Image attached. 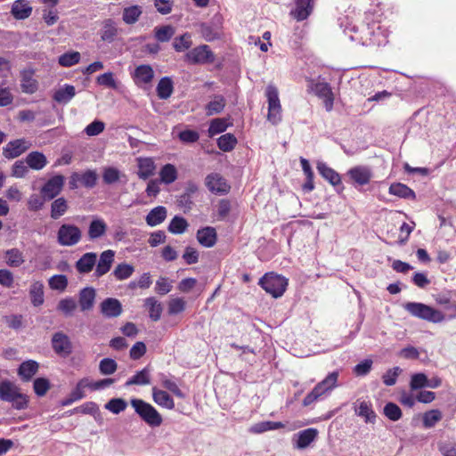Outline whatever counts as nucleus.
Segmentation results:
<instances>
[{
    "instance_id": "nucleus-54",
    "label": "nucleus",
    "mask_w": 456,
    "mask_h": 456,
    "mask_svg": "<svg viewBox=\"0 0 456 456\" xmlns=\"http://www.w3.org/2000/svg\"><path fill=\"white\" fill-rule=\"evenodd\" d=\"M134 266L126 263L119 264L113 271V275L118 281L128 279L134 273Z\"/></svg>"
},
{
    "instance_id": "nucleus-14",
    "label": "nucleus",
    "mask_w": 456,
    "mask_h": 456,
    "mask_svg": "<svg viewBox=\"0 0 456 456\" xmlns=\"http://www.w3.org/2000/svg\"><path fill=\"white\" fill-rule=\"evenodd\" d=\"M206 186L210 191L220 194L226 193L230 189L226 180L217 173H211L207 175Z\"/></svg>"
},
{
    "instance_id": "nucleus-13",
    "label": "nucleus",
    "mask_w": 456,
    "mask_h": 456,
    "mask_svg": "<svg viewBox=\"0 0 456 456\" xmlns=\"http://www.w3.org/2000/svg\"><path fill=\"white\" fill-rule=\"evenodd\" d=\"M29 148V143L25 139H17L9 142L3 150V155L8 159H15Z\"/></svg>"
},
{
    "instance_id": "nucleus-40",
    "label": "nucleus",
    "mask_w": 456,
    "mask_h": 456,
    "mask_svg": "<svg viewBox=\"0 0 456 456\" xmlns=\"http://www.w3.org/2000/svg\"><path fill=\"white\" fill-rule=\"evenodd\" d=\"M142 13V7L139 5H131L124 8L122 20L127 25L134 24Z\"/></svg>"
},
{
    "instance_id": "nucleus-34",
    "label": "nucleus",
    "mask_w": 456,
    "mask_h": 456,
    "mask_svg": "<svg viewBox=\"0 0 456 456\" xmlns=\"http://www.w3.org/2000/svg\"><path fill=\"white\" fill-rule=\"evenodd\" d=\"M226 105L225 98L221 94H215L212 100L206 105V113L212 116L221 113Z\"/></svg>"
},
{
    "instance_id": "nucleus-63",
    "label": "nucleus",
    "mask_w": 456,
    "mask_h": 456,
    "mask_svg": "<svg viewBox=\"0 0 456 456\" xmlns=\"http://www.w3.org/2000/svg\"><path fill=\"white\" fill-rule=\"evenodd\" d=\"M127 406L126 402L122 398H112L106 404L105 409L114 414H118L125 411Z\"/></svg>"
},
{
    "instance_id": "nucleus-51",
    "label": "nucleus",
    "mask_w": 456,
    "mask_h": 456,
    "mask_svg": "<svg viewBox=\"0 0 456 456\" xmlns=\"http://www.w3.org/2000/svg\"><path fill=\"white\" fill-rule=\"evenodd\" d=\"M5 257L7 265L11 267H19L24 263L23 255L18 248L8 249Z\"/></svg>"
},
{
    "instance_id": "nucleus-33",
    "label": "nucleus",
    "mask_w": 456,
    "mask_h": 456,
    "mask_svg": "<svg viewBox=\"0 0 456 456\" xmlns=\"http://www.w3.org/2000/svg\"><path fill=\"white\" fill-rule=\"evenodd\" d=\"M26 163L34 170H41L46 166L47 159L42 152L32 151L27 155Z\"/></svg>"
},
{
    "instance_id": "nucleus-6",
    "label": "nucleus",
    "mask_w": 456,
    "mask_h": 456,
    "mask_svg": "<svg viewBox=\"0 0 456 456\" xmlns=\"http://www.w3.org/2000/svg\"><path fill=\"white\" fill-rule=\"evenodd\" d=\"M185 60L191 64H207L215 61V54L208 45H201L190 50Z\"/></svg>"
},
{
    "instance_id": "nucleus-27",
    "label": "nucleus",
    "mask_w": 456,
    "mask_h": 456,
    "mask_svg": "<svg viewBox=\"0 0 456 456\" xmlns=\"http://www.w3.org/2000/svg\"><path fill=\"white\" fill-rule=\"evenodd\" d=\"M151 367L150 365H147L128 379L125 383V387H130L133 385L146 386L151 384Z\"/></svg>"
},
{
    "instance_id": "nucleus-23",
    "label": "nucleus",
    "mask_w": 456,
    "mask_h": 456,
    "mask_svg": "<svg viewBox=\"0 0 456 456\" xmlns=\"http://www.w3.org/2000/svg\"><path fill=\"white\" fill-rule=\"evenodd\" d=\"M32 10L28 0H15L11 13L16 20H25L31 15Z\"/></svg>"
},
{
    "instance_id": "nucleus-19",
    "label": "nucleus",
    "mask_w": 456,
    "mask_h": 456,
    "mask_svg": "<svg viewBox=\"0 0 456 456\" xmlns=\"http://www.w3.org/2000/svg\"><path fill=\"white\" fill-rule=\"evenodd\" d=\"M108 226L105 221L99 217H94L89 224L87 236L89 240H95L102 237L107 232Z\"/></svg>"
},
{
    "instance_id": "nucleus-9",
    "label": "nucleus",
    "mask_w": 456,
    "mask_h": 456,
    "mask_svg": "<svg viewBox=\"0 0 456 456\" xmlns=\"http://www.w3.org/2000/svg\"><path fill=\"white\" fill-rule=\"evenodd\" d=\"M52 347L54 353L61 357H68L72 353V343L63 332H55L52 337Z\"/></svg>"
},
{
    "instance_id": "nucleus-20",
    "label": "nucleus",
    "mask_w": 456,
    "mask_h": 456,
    "mask_svg": "<svg viewBox=\"0 0 456 456\" xmlns=\"http://www.w3.org/2000/svg\"><path fill=\"white\" fill-rule=\"evenodd\" d=\"M20 87L23 93L32 94L37 91L38 83L34 78L32 69L23 70L20 74Z\"/></svg>"
},
{
    "instance_id": "nucleus-7",
    "label": "nucleus",
    "mask_w": 456,
    "mask_h": 456,
    "mask_svg": "<svg viewBox=\"0 0 456 456\" xmlns=\"http://www.w3.org/2000/svg\"><path fill=\"white\" fill-rule=\"evenodd\" d=\"M362 36L355 37L351 36L350 38L354 41H358L362 45H375L381 44V40L379 38V35L382 34L381 28L379 25L373 23L371 26L367 25L362 29Z\"/></svg>"
},
{
    "instance_id": "nucleus-26",
    "label": "nucleus",
    "mask_w": 456,
    "mask_h": 456,
    "mask_svg": "<svg viewBox=\"0 0 456 456\" xmlns=\"http://www.w3.org/2000/svg\"><path fill=\"white\" fill-rule=\"evenodd\" d=\"M44 289V283L40 281H33L29 287L28 293L31 304L36 307L42 305L45 302Z\"/></svg>"
},
{
    "instance_id": "nucleus-43",
    "label": "nucleus",
    "mask_w": 456,
    "mask_h": 456,
    "mask_svg": "<svg viewBox=\"0 0 456 456\" xmlns=\"http://www.w3.org/2000/svg\"><path fill=\"white\" fill-rule=\"evenodd\" d=\"M77 307V303L71 297L61 299L57 305V310L66 317L72 316Z\"/></svg>"
},
{
    "instance_id": "nucleus-41",
    "label": "nucleus",
    "mask_w": 456,
    "mask_h": 456,
    "mask_svg": "<svg viewBox=\"0 0 456 456\" xmlns=\"http://www.w3.org/2000/svg\"><path fill=\"white\" fill-rule=\"evenodd\" d=\"M144 305L149 310V315L152 321L157 322L160 319L163 307L154 297L146 298Z\"/></svg>"
},
{
    "instance_id": "nucleus-17",
    "label": "nucleus",
    "mask_w": 456,
    "mask_h": 456,
    "mask_svg": "<svg viewBox=\"0 0 456 456\" xmlns=\"http://www.w3.org/2000/svg\"><path fill=\"white\" fill-rule=\"evenodd\" d=\"M97 254L87 252L84 254L75 264V267L79 273H89L96 265Z\"/></svg>"
},
{
    "instance_id": "nucleus-5",
    "label": "nucleus",
    "mask_w": 456,
    "mask_h": 456,
    "mask_svg": "<svg viewBox=\"0 0 456 456\" xmlns=\"http://www.w3.org/2000/svg\"><path fill=\"white\" fill-rule=\"evenodd\" d=\"M265 94L268 101L267 119L272 124L276 125L281 120V106L280 103L278 90L274 86L269 85L266 87Z\"/></svg>"
},
{
    "instance_id": "nucleus-42",
    "label": "nucleus",
    "mask_w": 456,
    "mask_h": 456,
    "mask_svg": "<svg viewBox=\"0 0 456 456\" xmlns=\"http://www.w3.org/2000/svg\"><path fill=\"white\" fill-rule=\"evenodd\" d=\"M355 412L358 416L364 418L365 422H375L377 415L372 410L371 403L370 402H360L358 407L355 409Z\"/></svg>"
},
{
    "instance_id": "nucleus-36",
    "label": "nucleus",
    "mask_w": 456,
    "mask_h": 456,
    "mask_svg": "<svg viewBox=\"0 0 456 456\" xmlns=\"http://www.w3.org/2000/svg\"><path fill=\"white\" fill-rule=\"evenodd\" d=\"M76 90L71 85H65L63 87L58 89L53 94V100L59 103H68L75 96Z\"/></svg>"
},
{
    "instance_id": "nucleus-16",
    "label": "nucleus",
    "mask_w": 456,
    "mask_h": 456,
    "mask_svg": "<svg viewBox=\"0 0 456 456\" xmlns=\"http://www.w3.org/2000/svg\"><path fill=\"white\" fill-rule=\"evenodd\" d=\"M96 291L92 287L84 288L78 294V305L80 310L89 311L94 307L95 302Z\"/></svg>"
},
{
    "instance_id": "nucleus-11",
    "label": "nucleus",
    "mask_w": 456,
    "mask_h": 456,
    "mask_svg": "<svg viewBox=\"0 0 456 456\" xmlns=\"http://www.w3.org/2000/svg\"><path fill=\"white\" fill-rule=\"evenodd\" d=\"M295 7L290 15L297 21H302L310 16L314 7V0H294Z\"/></svg>"
},
{
    "instance_id": "nucleus-28",
    "label": "nucleus",
    "mask_w": 456,
    "mask_h": 456,
    "mask_svg": "<svg viewBox=\"0 0 456 456\" xmlns=\"http://www.w3.org/2000/svg\"><path fill=\"white\" fill-rule=\"evenodd\" d=\"M154 77V71L150 65H140L134 72V80L136 85L149 84Z\"/></svg>"
},
{
    "instance_id": "nucleus-15",
    "label": "nucleus",
    "mask_w": 456,
    "mask_h": 456,
    "mask_svg": "<svg viewBox=\"0 0 456 456\" xmlns=\"http://www.w3.org/2000/svg\"><path fill=\"white\" fill-rule=\"evenodd\" d=\"M115 252L111 249H107L100 255V259L96 261V269L94 275L102 277L106 274L111 268L114 262Z\"/></svg>"
},
{
    "instance_id": "nucleus-46",
    "label": "nucleus",
    "mask_w": 456,
    "mask_h": 456,
    "mask_svg": "<svg viewBox=\"0 0 456 456\" xmlns=\"http://www.w3.org/2000/svg\"><path fill=\"white\" fill-rule=\"evenodd\" d=\"M122 177H126V175L122 174L117 167H107L103 169L102 180L106 184H113Z\"/></svg>"
},
{
    "instance_id": "nucleus-37",
    "label": "nucleus",
    "mask_w": 456,
    "mask_h": 456,
    "mask_svg": "<svg viewBox=\"0 0 456 456\" xmlns=\"http://www.w3.org/2000/svg\"><path fill=\"white\" fill-rule=\"evenodd\" d=\"M388 191L390 194L403 199L414 200L416 198L415 192L410 187L401 183H392Z\"/></svg>"
},
{
    "instance_id": "nucleus-59",
    "label": "nucleus",
    "mask_w": 456,
    "mask_h": 456,
    "mask_svg": "<svg viewBox=\"0 0 456 456\" xmlns=\"http://www.w3.org/2000/svg\"><path fill=\"white\" fill-rule=\"evenodd\" d=\"M118 369V364L115 360L111 358H103L100 361L99 370L102 375H111Z\"/></svg>"
},
{
    "instance_id": "nucleus-29",
    "label": "nucleus",
    "mask_w": 456,
    "mask_h": 456,
    "mask_svg": "<svg viewBox=\"0 0 456 456\" xmlns=\"http://www.w3.org/2000/svg\"><path fill=\"white\" fill-rule=\"evenodd\" d=\"M20 392V388L10 380L0 382V399L4 402L11 403L13 398Z\"/></svg>"
},
{
    "instance_id": "nucleus-53",
    "label": "nucleus",
    "mask_w": 456,
    "mask_h": 456,
    "mask_svg": "<svg viewBox=\"0 0 456 456\" xmlns=\"http://www.w3.org/2000/svg\"><path fill=\"white\" fill-rule=\"evenodd\" d=\"M191 45V36L189 33H184L182 36L176 37L173 42V47L178 53L188 50Z\"/></svg>"
},
{
    "instance_id": "nucleus-10",
    "label": "nucleus",
    "mask_w": 456,
    "mask_h": 456,
    "mask_svg": "<svg viewBox=\"0 0 456 456\" xmlns=\"http://www.w3.org/2000/svg\"><path fill=\"white\" fill-rule=\"evenodd\" d=\"M63 184L64 177L61 175L53 176L41 189L43 198L47 200H53L61 191Z\"/></svg>"
},
{
    "instance_id": "nucleus-47",
    "label": "nucleus",
    "mask_w": 456,
    "mask_h": 456,
    "mask_svg": "<svg viewBox=\"0 0 456 456\" xmlns=\"http://www.w3.org/2000/svg\"><path fill=\"white\" fill-rule=\"evenodd\" d=\"M237 144V138L234 134L227 133L217 139L218 148L225 152L231 151Z\"/></svg>"
},
{
    "instance_id": "nucleus-32",
    "label": "nucleus",
    "mask_w": 456,
    "mask_h": 456,
    "mask_svg": "<svg viewBox=\"0 0 456 456\" xmlns=\"http://www.w3.org/2000/svg\"><path fill=\"white\" fill-rule=\"evenodd\" d=\"M118 36V28L113 20H104L103 26L100 31L101 39L107 43H112Z\"/></svg>"
},
{
    "instance_id": "nucleus-52",
    "label": "nucleus",
    "mask_w": 456,
    "mask_h": 456,
    "mask_svg": "<svg viewBox=\"0 0 456 456\" xmlns=\"http://www.w3.org/2000/svg\"><path fill=\"white\" fill-rule=\"evenodd\" d=\"M284 425L281 422L275 421H263L255 424L251 427L250 431L255 434H261L269 430H275L283 428Z\"/></svg>"
},
{
    "instance_id": "nucleus-64",
    "label": "nucleus",
    "mask_w": 456,
    "mask_h": 456,
    "mask_svg": "<svg viewBox=\"0 0 456 456\" xmlns=\"http://www.w3.org/2000/svg\"><path fill=\"white\" fill-rule=\"evenodd\" d=\"M438 449L443 456H456V442L443 441L438 444Z\"/></svg>"
},
{
    "instance_id": "nucleus-55",
    "label": "nucleus",
    "mask_w": 456,
    "mask_h": 456,
    "mask_svg": "<svg viewBox=\"0 0 456 456\" xmlns=\"http://www.w3.org/2000/svg\"><path fill=\"white\" fill-rule=\"evenodd\" d=\"M384 415L392 421H397L402 418L400 407L392 402L387 403L383 409Z\"/></svg>"
},
{
    "instance_id": "nucleus-4",
    "label": "nucleus",
    "mask_w": 456,
    "mask_h": 456,
    "mask_svg": "<svg viewBox=\"0 0 456 456\" xmlns=\"http://www.w3.org/2000/svg\"><path fill=\"white\" fill-rule=\"evenodd\" d=\"M57 242L62 247H73L82 239L81 229L73 224H62L57 231Z\"/></svg>"
},
{
    "instance_id": "nucleus-31",
    "label": "nucleus",
    "mask_w": 456,
    "mask_h": 456,
    "mask_svg": "<svg viewBox=\"0 0 456 456\" xmlns=\"http://www.w3.org/2000/svg\"><path fill=\"white\" fill-rule=\"evenodd\" d=\"M152 399L159 406L173 410L175 408V402L171 395L164 391L156 387L152 388Z\"/></svg>"
},
{
    "instance_id": "nucleus-3",
    "label": "nucleus",
    "mask_w": 456,
    "mask_h": 456,
    "mask_svg": "<svg viewBox=\"0 0 456 456\" xmlns=\"http://www.w3.org/2000/svg\"><path fill=\"white\" fill-rule=\"evenodd\" d=\"M265 292L271 294L274 298L281 297L288 286V280L273 273H265L258 281Z\"/></svg>"
},
{
    "instance_id": "nucleus-39",
    "label": "nucleus",
    "mask_w": 456,
    "mask_h": 456,
    "mask_svg": "<svg viewBox=\"0 0 456 456\" xmlns=\"http://www.w3.org/2000/svg\"><path fill=\"white\" fill-rule=\"evenodd\" d=\"M160 182L165 184H170L174 183L178 176L176 167L173 164H166L159 170Z\"/></svg>"
},
{
    "instance_id": "nucleus-1",
    "label": "nucleus",
    "mask_w": 456,
    "mask_h": 456,
    "mask_svg": "<svg viewBox=\"0 0 456 456\" xmlns=\"http://www.w3.org/2000/svg\"><path fill=\"white\" fill-rule=\"evenodd\" d=\"M403 309L411 316L429 322L438 323L444 320L442 312L423 303L407 302L403 305Z\"/></svg>"
},
{
    "instance_id": "nucleus-24",
    "label": "nucleus",
    "mask_w": 456,
    "mask_h": 456,
    "mask_svg": "<svg viewBox=\"0 0 456 456\" xmlns=\"http://www.w3.org/2000/svg\"><path fill=\"white\" fill-rule=\"evenodd\" d=\"M39 364L34 360H28L20 363L18 368V375L22 381H29L37 372Z\"/></svg>"
},
{
    "instance_id": "nucleus-58",
    "label": "nucleus",
    "mask_w": 456,
    "mask_h": 456,
    "mask_svg": "<svg viewBox=\"0 0 456 456\" xmlns=\"http://www.w3.org/2000/svg\"><path fill=\"white\" fill-rule=\"evenodd\" d=\"M80 61V53L78 52H69L61 54L59 57V64L62 67H71Z\"/></svg>"
},
{
    "instance_id": "nucleus-49",
    "label": "nucleus",
    "mask_w": 456,
    "mask_h": 456,
    "mask_svg": "<svg viewBox=\"0 0 456 456\" xmlns=\"http://www.w3.org/2000/svg\"><path fill=\"white\" fill-rule=\"evenodd\" d=\"M77 180L81 183L83 186L86 188H94L98 180V175L94 170H86L81 175H75Z\"/></svg>"
},
{
    "instance_id": "nucleus-38",
    "label": "nucleus",
    "mask_w": 456,
    "mask_h": 456,
    "mask_svg": "<svg viewBox=\"0 0 456 456\" xmlns=\"http://www.w3.org/2000/svg\"><path fill=\"white\" fill-rule=\"evenodd\" d=\"M173 81L168 77H162L157 85V94L159 99L166 100L169 98L173 93Z\"/></svg>"
},
{
    "instance_id": "nucleus-21",
    "label": "nucleus",
    "mask_w": 456,
    "mask_h": 456,
    "mask_svg": "<svg viewBox=\"0 0 456 456\" xmlns=\"http://www.w3.org/2000/svg\"><path fill=\"white\" fill-rule=\"evenodd\" d=\"M317 436V429L313 428L299 431L295 435V437H297L296 447L297 449H305L308 447L316 439Z\"/></svg>"
},
{
    "instance_id": "nucleus-45",
    "label": "nucleus",
    "mask_w": 456,
    "mask_h": 456,
    "mask_svg": "<svg viewBox=\"0 0 456 456\" xmlns=\"http://www.w3.org/2000/svg\"><path fill=\"white\" fill-rule=\"evenodd\" d=\"M67 200L63 197L58 198L53 200L51 205V217L55 220L59 219L67 212Z\"/></svg>"
},
{
    "instance_id": "nucleus-35",
    "label": "nucleus",
    "mask_w": 456,
    "mask_h": 456,
    "mask_svg": "<svg viewBox=\"0 0 456 456\" xmlns=\"http://www.w3.org/2000/svg\"><path fill=\"white\" fill-rule=\"evenodd\" d=\"M300 163H301L302 170H303V172L305 175V179H306L305 183L303 184L302 188L306 192L312 191L314 189V171L312 170L310 163L306 159L301 157Z\"/></svg>"
},
{
    "instance_id": "nucleus-12",
    "label": "nucleus",
    "mask_w": 456,
    "mask_h": 456,
    "mask_svg": "<svg viewBox=\"0 0 456 456\" xmlns=\"http://www.w3.org/2000/svg\"><path fill=\"white\" fill-rule=\"evenodd\" d=\"M100 311L106 318H116L122 314L123 308L118 299L107 297L100 304Z\"/></svg>"
},
{
    "instance_id": "nucleus-44",
    "label": "nucleus",
    "mask_w": 456,
    "mask_h": 456,
    "mask_svg": "<svg viewBox=\"0 0 456 456\" xmlns=\"http://www.w3.org/2000/svg\"><path fill=\"white\" fill-rule=\"evenodd\" d=\"M175 28L171 25H164L154 28V37L160 43L168 42L175 35Z\"/></svg>"
},
{
    "instance_id": "nucleus-62",
    "label": "nucleus",
    "mask_w": 456,
    "mask_h": 456,
    "mask_svg": "<svg viewBox=\"0 0 456 456\" xmlns=\"http://www.w3.org/2000/svg\"><path fill=\"white\" fill-rule=\"evenodd\" d=\"M71 413H83L95 416L99 413V407L94 402H86L82 405L74 408Z\"/></svg>"
},
{
    "instance_id": "nucleus-2",
    "label": "nucleus",
    "mask_w": 456,
    "mask_h": 456,
    "mask_svg": "<svg viewBox=\"0 0 456 456\" xmlns=\"http://www.w3.org/2000/svg\"><path fill=\"white\" fill-rule=\"evenodd\" d=\"M130 403L138 416L150 427L156 428L162 424V416L151 403L138 398L132 399Z\"/></svg>"
},
{
    "instance_id": "nucleus-30",
    "label": "nucleus",
    "mask_w": 456,
    "mask_h": 456,
    "mask_svg": "<svg viewBox=\"0 0 456 456\" xmlns=\"http://www.w3.org/2000/svg\"><path fill=\"white\" fill-rule=\"evenodd\" d=\"M167 213V208L163 206L152 208L145 217L146 224L151 227L160 224L166 219Z\"/></svg>"
},
{
    "instance_id": "nucleus-22",
    "label": "nucleus",
    "mask_w": 456,
    "mask_h": 456,
    "mask_svg": "<svg viewBox=\"0 0 456 456\" xmlns=\"http://www.w3.org/2000/svg\"><path fill=\"white\" fill-rule=\"evenodd\" d=\"M317 170L319 174L327 180L333 186H340L341 184V177L339 174L335 171L333 168L330 167L324 162L317 163Z\"/></svg>"
},
{
    "instance_id": "nucleus-25",
    "label": "nucleus",
    "mask_w": 456,
    "mask_h": 456,
    "mask_svg": "<svg viewBox=\"0 0 456 456\" xmlns=\"http://www.w3.org/2000/svg\"><path fill=\"white\" fill-rule=\"evenodd\" d=\"M137 175L140 179L146 180L154 175L156 165L151 158H139Z\"/></svg>"
},
{
    "instance_id": "nucleus-8",
    "label": "nucleus",
    "mask_w": 456,
    "mask_h": 456,
    "mask_svg": "<svg viewBox=\"0 0 456 456\" xmlns=\"http://www.w3.org/2000/svg\"><path fill=\"white\" fill-rule=\"evenodd\" d=\"M346 175L354 188L368 184L372 178L370 169L365 166L354 167L347 171Z\"/></svg>"
},
{
    "instance_id": "nucleus-60",
    "label": "nucleus",
    "mask_w": 456,
    "mask_h": 456,
    "mask_svg": "<svg viewBox=\"0 0 456 456\" xmlns=\"http://www.w3.org/2000/svg\"><path fill=\"white\" fill-rule=\"evenodd\" d=\"M48 283L52 289L63 291L68 286V279L66 275L55 274L49 279Z\"/></svg>"
},
{
    "instance_id": "nucleus-18",
    "label": "nucleus",
    "mask_w": 456,
    "mask_h": 456,
    "mask_svg": "<svg viewBox=\"0 0 456 456\" xmlns=\"http://www.w3.org/2000/svg\"><path fill=\"white\" fill-rule=\"evenodd\" d=\"M197 240L200 245L206 248L213 247L217 240L216 231L214 227L206 226L197 232Z\"/></svg>"
},
{
    "instance_id": "nucleus-50",
    "label": "nucleus",
    "mask_w": 456,
    "mask_h": 456,
    "mask_svg": "<svg viewBox=\"0 0 456 456\" xmlns=\"http://www.w3.org/2000/svg\"><path fill=\"white\" fill-rule=\"evenodd\" d=\"M188 227V222L185 218L175 216L169 223L168 231L173 234H182Z\"/></svg>"
},
{
    "instance_id": "nucleus-61",
    "label": "nucleus",
    "mask_w": 456,
    "mask_h": 456,
    "mask_svg": "<svg viewBox=\"0 0 456 456\" xmlns=\"http://www.w3.org/2000/svg\"><path fill=\"white\" fill-rule=\"evenodd\" d=\"M442 419V413L438 410H431L425 412L423 425L427 428H433Z\"/></svg>"
},
{
    "instance_id": "nucleus-48",
    "label": "nucleus",
    "mask_w": 456,
    "mask_h": 456,
    "mask_svg": "<svg viewBox=\"0 0 456 456\" xmlns=\"http://www.w3.org/2000/svg\"><path fill=\"white\" fill-rule=\"evenodd\" d=\"M338 372L333 371L330 373L323 380L319 382L315 387L324 395L326 392L331 391L337 386Z\"/></svg>"
},
{
    "instance_id": "nucleus-57",
    "label": "nucleus",
    "mask_w": 456,
    "mask_h": 456,
    "mask_svg": "<svg viewBox=\"0 0 456 456\" xmlns=\"http://www.w3.org/2000/svg\"><path fill=\"white\" fill-rule=\"evenodd\" d=\"M228 127V124L225 118H214L211 120L208 134L209 136H214L216 134H221L224 132Z\"/></svg>"
},
{
    "instance_id": "nucleus-56",
    "label": "nucleus",
    "mask_w": 456,
    "mask_h": 456,
    "mask_svg": "<svg viewBox=\"0 0 456 456\" xmlns=\"http://www.w3.org/2000/svg\"><path fill=\"white\" fill-rule=\"evenodd\" d=\"M88 385H89V379L84 378V379H80L77 383L75 388L70 392V394L69 395L70 397H72V399L75 402L81 400L82 398H84L86 396L85 388L88 387Z\"/></svg>"
}]
</instances>
